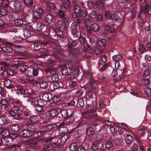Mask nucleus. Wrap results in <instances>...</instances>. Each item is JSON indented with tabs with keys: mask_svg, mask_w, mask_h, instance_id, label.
Returning a JSON list of instances; mask_svg holds the SVG:
<instances>
[{
	"mask_svg": "<svg viewBox=\"0 0 151 151\" xmlns=\"http://www.w3.org/2000/svg\"><path fill=\"white\" fill-rule=\"evenodd\" d=\"M14 23L15 25L19 26L23 24V22L21 19H16L14 21Z\"/></svg>",
	"mask_w": 151,
	"mask_h": 151,
	"instance_id": "obj_46",
	"label": "nucleus"
},
{
	"mask_svg": "<svg viewBox=\"0 0 151 151\" xmlns=\"http://www.w3.org/2000/svg\"><path fill=\"white\" fill-rule=\"evenodd\" d=\"M145 91L146 94L147 96H150L151 95L150 89L148 87H146L145 88Z\"/></svg>",
	"mask_w": 151,
	"mask_h": 151,
	"instance_id": "obj_63",
	"label": "nucleus"
},
{
	"mask_svg": "<svg viewBox=\"0 0 151 151\" xmlns=\"http://www.w3.org/2000/svg\"><path fill=\"white\" fill-rule=\"evenodd\" d=\"M113 144L112 142L109 141H108L106 143L105 147L107 149H109L112 147Z\"/></svg>",
	"mask_w": 151,
	"mask_h": 151,
	"instance_id": "obj_51",
	"label": "nucleus"
},
{
	"mask_svg": "<svg viewBox=\"0 0 151 151\" xmlns=\"http://www.w3.org/2000/svg\"><path fill=\"white\" fill-rule=\"evenodd\" d=\"M106 42V40L104 39H99L97 42V44L100 47H103L105 46Z\"/></svg>",
	"mask_w": 151,
	"mask_h": 151,
	"instance_id": "obj_26",
	"label": "nucleus"
},
{
	"mask_svg": "<svg viewBox=\"0 0 151 151\" xmlns=\"http://www.w3.org/2000/svg\"><path fill=\"white\" fill-rule=\"evenodd\" d=\"M1 143L4 145L6 146L8 145L9 142L7 141V139L5 138H2L0 139Z\"/></svg>",
	"mask_w": 151,
	"mask_h": 151,
	"instance_id": "obj_50",
	"label": "nucleus"
},
{
	"mask_svg": "<svg viewBox=\"0 0 151 151\" xmlns=\"http://www.w3.org/2000/svg\"><path fill=\"white\" fill-rule=\"evenodd\" d=\"M70 6L69 2L68 0H63V5L61 6V8L64 9L68 8Z\"/></svg>",
	"mask_w": 151,
	"mask_h": 151,
	"instance_id": "obj_17",
	"label": "nucleus"
},
{
	"mask_svg": "<svg viewBox=\"0 0 151 151\" xmlns=\"http://www.w3.org/2000/svg\"><path fill=\"white\" fill-rule=\"evenodd\" d=\"M94 129L93 128L91 127H89L87 130V134L89 136H91L94 133Z\"/></svg>",
	"mask_w": 151,
	"mask_h": 151,
	"instance_id": "obj_41",
	"label": "nucleus"
},
{
	"mask_svg": "<svg viewBox=\"0 0 151 151\" xmlns=\"http://www.w3.org/2000/svg\"><path fill=\"white\" fill-rule=\"evenodd\" d=\"M47 114L50 117H53L58 114V111L57 110L53 109L48 111L47 113Z\"/></svg>",
	"mask_w": 151,
	"mask_h": 151,
	"instance_id": "obj_16",
	"label": "nucleus"
},
{
	"mask_svg": "<svg viewBox=\"0 0 151 151\" xmlns=\"http://www.w3.org/2000/svg\"><path fill=\"white\" fill-rule=\"evenodd\" d=\"M94 18L96 21H100L102 19L103 17L101 14L97 13Z\"/></svg>",
	"mask_w": 151,
	"mask_h": 151,
	"instance_id": "obj_54",
	"label": "nucleus"
},
{
	"mask_svg": "<svg viewBox=\"0 0 151 151\" xmlns=\"http://www.w3.org/2000/svg\"><path fill=\"white\" fill-rule=\"evenodd\" d=\"M36 105L44 107L45 104L42 99L38 100L36 101Z\"/></svg>",
	"mask_w": 151,
	"mask_h": 151,
	"instance_id": "obj_59",
	"label": "nucleus"
},
{
	"mask_svg": "<svg viewBox=\"0 0 151 151\" xmlns=\"http://www.w3.org/2000/svg\"><path fill=\"white\" fill-rule=\"evenodd\" d=\"M112 59L115 62V68L119 69L120 65L119 63V62L122 60V57L119 54H118L112 56Z\"/></svg>",
	"mask_w": 151,
	"mask_h": 151,
	"instance_id": "obj_3",
	"label": "nucleus"
},
{
	"mask_svg": "<svg viewBox=\"0 0 151 151\" xmlns=\"http://www.w3.org/2000/svg\"><path fill=\"white\" fill-rule=\"evenodd\" d=\"M139 50L140 52L143 53L146 51V50L145 47L142 45H140L139 46Z\"/></svg>",
	"mask_w": 151,
	"mask_h": 151,
	"instance_id": "obj_55",
	"label": "nucleus"
},
{
	"mask_svg": "<svg viewBox=\"0 0 151 151\" xmlns=\"http://www.w3.org/2000/svg\"><path fill=\"white\" fill-rule=\"evenodd\" d=\"M44 26L45 25L43 23L40 22H37V23L36 29L37 31H41Z\"/></svg>",
	"mask_w": 151,
	"mask_h": 151,
	"instance_id": "obj_25",
	"label": "nucleus"
},
{
	"mask_svg": "<svg viewBox=\"0 0 151 151\" xmlns=\"http://www.w3.org/2000/svg\"><path fill=\"white\" fill-rule=\"evenodd\" d=\"M77 106L80 108L83 107L84 106V102L83 99L82 98H79L77 101Z\"/></svg>",
	"mask_w": 151,
	"mask_h": 151,
	"instance_id": "obj_35",
	"label": "nucleus"
},
{
	"mask_svg": "<svg viewBox=\"0 0 151 151\" xmlns=\"http://www.w3.org/2000/svg\"><path fill=\"white\" fill-rule=\"evenodd\" d=\"M91 29L93 31L97 32L99 30V26L96 23H94L91 26Z\"/></svg>",
	"mask_w": 151,
	"mask_h": 151,
	"instance_id": "obj_33",
	"label": "nucleus"
},
{
	"mask_svg": "<svg viewBox=\"0 0 151 151\" xmlns=\"http://www.w3.org/2000/svg\"><path fill=\"white\" fill-rule=\"evenodd\" d=\"M63 25V22L61 20H58L55 23V25L58 28H61Z\"/></svg>",
	"mask_w": 151,
	"mask_h": 151,
	"instance_id": "obj_32",
	"label": "nucleus"
},
{
	"mask_svg": "<svg viewBox=\"0 0 151 151\" xmlns=\"http://www.w3.org/2000/svg\"><path fill=\"white\" fill-rule=\"evenodd\" d=\"M86 107L87 109L90 111L89 112H93L95 111V109H93V106L92 105L87 104Z\"/></svg>",
	"mask_w": 151,
	"mask_h": 151,
	"instance_id": "obj_44",
	"label": "nucleus"
},
{
	"mask_svg": "<svg viewBox=\"0 0 151 151\" xmlns=\"http://www.w3.org/2000/svg\"><path fill=\"white\" fill-rule=\"evenodd\" d=\"M10 132L8 130L3 127H0V134L3 136H7L9 134Z\"/></svg>",
	"mask_w": 151,
	"mask_h": 151,
	"instance_id": "obj_14",
	"label": "nucleus"
},
{
	"mask_svg": "<svg viewBox=\"0 0 151 151\" xmlns=\"http://www.w3.org/2000/svg\"><path fill=\"white\" fill-rule=\"evenodd\" d=\"M46 72L49 73L50 75H53L56 74V71L55 69L53 67H51L47 68L46 70Z\"/></svg>",
	"mask_w": 151,
	"mask_h": 151,
	"instance_id": "obj_36",
	"label": "nucleus"
},
{
	"mask_svg": "<svg viewBox=\"0 0 151 151\" xmlns=\"http://www.w3.org/2000/svg\"><path fill=\"white\" fill-rule=\"evenodd\" d=\"M123 140L119 138H116L114 140V143L116 145L119 146L122 144Z\"/></svg>",
	"mask_w": 151,
	"mask_h": 151,
	"instance_id": "obj_42",
	"label": "nucleus"
},
{
	"mask_svg": "<svg viewBox=\"0 0 151 151\" xmlns=\"http://www.w3.org/2000/svg\"><path fill=\"white\" fill-rule=\"evenodd\" d=\"M111 19L112 20L116 21L119 19L120 17L117 14H114L111 15Z\"/></svg>",
	"mask_w": 151,
	"mask_h": 151,
	"instance_id": "obj_45",
	"label": "nucleus"
},
{
	"mask_svg": "<svg viewBox=\"0 0 151 151\" xmlns=\"http://www.w3.org/2000/svg\"><path fill=\"white\" fill-rule=\"evenodd\" d=\"M74 10L76 13L78 14L81 10V7L78 5H76L74 6Z\"/></svg>",
	"mask_w": 151,
	"mask_h": 151,
	"instance_id": "obj_47",
	"label": "nucleus"
},
{
	"mask_svg": "<svg viewBox=\"0 0 151 151\" xmlns=\"http://www.w3.org/2000/svg\"><path fill=\"white\" fill-rule=\"evenodd\" d=\"M49 32V34L52 36H55L56 34L57 35L59 36H61L63 35V31L59 29H58L55 32L51 27H50L48 28Z\"/></svg>",
	"mask_w": 151,
	"mask_h": 151,
	"instance_id": "obj_6",
	"label": "nucleus"
},
{
	"mask_svg": "<svg viewBox=\"0 0 151 151\" xmlns=\"http://www.w3.org/2000/svg\"><path fill=\"white\" fill-rule=\"evenodd\" d=\"M42 97L43 100L45 101H50L52 99V94L50 93L44 94Z\"/></svg>",
	"mask_w": 151,
	"mask_h": 151,
	"instance_id": "obj_13",
	"label": "nucleus"
},
{
	"mask_svg": "<svg viewBox=\"0 0 151 151\" xmlns=\"http://www.w3.org/2000/svg\"><path fill=\"white\" fill-rule=\"evenodd\" d=\"M109 129L113 135H114L116 134L117 130L116 129H115L113 127H110Z\"/></svg>",
	"mask_w": 151,
	"mask_h": 151,
	"instance_id": "obj_64",
	"label": "nucleus"
},
{
	"mask_svg": "<svg viewBox=\"0 0 151 151\" xmlns=\"http://www.w3.org/2000/svg\"><path fill=\"white\" fill-rule=\"evenodd\" d=\"M150 83L149 78H144L142 79L141 81V84L143 86H147Z\"/></svg>",
	"mask_w": 151,
	"mask_h": 151,
	"instance_id": "obj_37",
	"label": "nucleus"
},
{
	"mask_svg": "<svg viewBox=\"0 0 151 151\" xmlns=\"http://www.w3.org/2000/svg\"><path fill=\"white\" fill-rule=\"evenodd\" d=\"M19 126L17 124H13L11 126V130L14 132H17L20 129Z\"/></svg>",
	"mask_w": 151,
	"mask_h": 151,
	"instance_id": "obj_29",
	"label": "nucleus"
},
{
	"mask_svg": "<svg viewBox=\"0 0 151 151\" xmlns=\"http://www.w3.org/2000/svg\"><path fill=\"white\" fill-rule=\"evenodd\" d=\"M16 51L21 55H25L27 52V49L24 47L21 46H18L15 48Z\"/></svg>",
	"mask_w": 151,
	"mask_h": 151,
	"instance_id": "obj_7",
	"label": "nucleus"
},
{
	"mask_svg": "<svg viewBox=\"0 0 151 151\" xmlns=\"http://www.w3.org/2000/svg\"><path fill=\"white\" fill-rule=\"evenodd\" d=\"M28 68V66L25 65H22L20 66V70L21 72L25 71Z\"/></svg>",
	"mask_w": 151,
	"mask_h": 151,
	"instance_id": "obj_58",
	"label": "nucleus"
},
{
	"mask_svg": "<svg viewBox=\"0 0 151 151\" xmlns=\"http://www.w3.org/2000/svg\"><path fill=\"white\" fill-rule=\"evenodd\" d=\"M132 137L131 135L128 134L127 135L125 140L127 144H129L131 143L132 141Z\"/></svg>",
	"mask_w": 151,
	"mask_h": 151,
	"instance_id": "obj_38",
	"label": "nucleus"
},
{
	"mask_svg": "<svg viewBox=\"0 0 151 151\" xmlns=\"http://www.w3.org/2000/svg\"><path fill=\"white\" fill-rule=\"evenodd\" d=\"M35 29L30 25L27 24L23 30V35L25 38H28L31 36V32H35Z\"/></svg>",
	"mask_w": 151,
	"mask_h": 151,
	"instance_id": "obj_2",
	"label": "nucleus"
},
{
	"mask_svg": "<svg viewBox=\"0 0 151 151\" xmlns=\"http://www.w3.org/2000/svg\"><path fill=\"white\" fill-rule=\"evenodd\" d=\"M13 9L16 12H19L22 9V7L19 1H14L13 3Z\"/></svg>",
	"mask_w": 151,
	"mask_h": 151,
	"instance_id": "obj_8",
	"label": "nucleus"
},
{
	"mask_svg": "<svg viewBox=\"0 0 151 151\" xmlns=\"http://www.w3.org/2000/svg\"><path fill=\"white\" fill-rule=\"evenodd\" d=\"M78 14L82 17H85L87 14V12L86 10L84 9H81L80 11V12Z\"/></svg>",
	"mask_w": 151,
	"mask_h": 151,
	"instance_id": "obj_57",
	"label": "nucleus"
},
{
	"mask_svg": "<svg viewBox=\"0 0 151 151\" xmlns=\"http://www.w3.org/2000/svg\"><path fill=\"white\" fill-rule=\"evenodd\" d=\"M45 19L47 23L48 24H50L53 21L54 17L50 14H46L45 16Z\"/></svg>",
	"mask_w": 151,
	"mask_h": 151,
	"instance_id": "obj_11",
	"label": "nucleus"
},
{
	"mask_svg": "<svg viewBox=\"0 0 151 151\" xmlns=\"http://www.w3.org/2000/svg\"><path fill=\"white\" fill-rule=\"evenodd\" d=\"M94 51L96 55L98 56H100L102 52V49L101 47H96Z\"/></svg>",
	"mask_w": 151,
	"mask_h": 151,
	"instance_id": "obj_34",
	"label": "nucleus"
},
{
	"mask_svg": "<svg viewBox=\"0 0 151 151\" xmlns=\"http://www.w3.org/2000/svg\"><path fill=\"white\" fill-rule=\"evenodd\" d=\"M39 85L41 88L45 89L48 87L47 83L45 82H41L39 83Z\"/></svg>",
	"mask_w": 151,
	"mask_h": 151,
	"instance_id": "obj_43",
	"label": "nucleus"
},
{
	"mask_svg": "<svg viewBox=\"0 0 151 151\" xmlns=\"http://www.w3.org/2000/svg\"><path fill=\"white\" fill-rule=\"evenodd\" d=\"M43 11L42 8L40 7L37 8L36 11L33 12V15L36 18H40L41 15L43 14Z\"/></svg>",
	"mask_w": 151,
	"mask_h": 151,
	"instance_id": "obj_10",
	"label": "nucleus"
},
{
	"mask_svg": "<svg viewBox=\"0 0 151 151\" xmlns=\"http://www.w3.org/2000/svg\"><path fill=\"white\" fill-rule=\"evenodd\" d=\"M40 116L39 115H33L30 117V121L32 123H37L40 121Z\"/></svg>",
	"mask_w": 151,
	"mask_h": 151,
	"instance_id": "obj_12",
	"label": "nucleus"
},
{
	"mask_svg": "<svg viewBox=\"0 0 151 151\" xmlns=\"http://www.w3.org/2000/svg\"><path fill=\"white\" fill-rule=\"evenodd\" d=\"M0 65H1V66L0 67V69L2 70L7 69L8 66L10 65L9 63L3 61L0 62Z\"/></svg>",
	"mask_w": 151,
	"mask_h": 151,
	"instance_id": "obj_19",
	"label": "nucleus"
},
{
	"mask_svg": "<svg viewBox=\"0 0 151 151\" xmlns=\"http://www.w3.org/2000/svg\"><path fill=\"white\" fill-rule=\"evenodd\" d=\"M147 12L149 14H151V7L147 4L145 5L144 8H141L138 15V23L139 25L142 27L143 24V20L141 18L142 13Z\"/></svg>",
	"mask_w": 151,
	"mask_h": 151,
	"instance_id": "obj_1",
	"label": "nucleus"
},
{
	"mask_svg": "<svg viewBox=\"0 0 151 151\" xmlns=\"http://www.w3.org/2000/svg\"><path fill=\"white\" fill-rule=\"evenodd\" d=\"M36 129V126L33 124H30L28 125L27 127V129L32 133V132L34 131Z\"/></svg>",
	"mask_w": 151,
	"mask_h": 151,
	"instance_id": "obj_31",
	"label": "nucleus"
},
{
	"mask_svg": "<svg viewBox=\"0 0 151 151\" xmlns=\"http://www.w3.org/2000/svg\"><path fill=\"white\" fill-rule=\"evenodd\" d=\"M78 148V145L76 143H73L71 144L69 147L70 151H75Z\"/></svg>",
	"mask_w": 151,
	"mask_h": 151,
	"instance_id": "obj_30",
	"label": "nucleus"
},
{
	"mask_svg": "<svg viewBox=\"0 0 151 151\" xmlns=\"http://www.w3.org/2000/svg\"><path fill=\"white\" fill-rule=\"evenodd\" d=\"M57 125L55 124H52L48 125L46 127V129L48 130H51L55 128Z\"/></svg>",
	"mask_w": 151,
	"mask_h": 151,
	"instance_id": "obj_49",
	"label": "nucleus"
},
{
	"mask_svg": "<svg viewBox=\"0 0 151 151\" xmlns=\"http://www.w3.org/2000/svg\"><path fill=\"white\" fill-rule=\"evenodd\" d=\"M69 110L64 109L62 110L61 111V114L62 116L65 118H68L70 114L69 113Z\"/></svg>",
	"mask_w": 151,
	"mask_h": 151,
	"instance_id": "obj_21",
	"label": "nucleus"
},
{
	"mask_svg": "<svg viewBox=\"0 0 151 151\" xmlns=\"http://www.w3.org/2000/svg\"><path fill=\"white\" fill-rule=\"evenodd\" d=\"M68 129L66 126H61L58 129L59 133L60 134H63L68 131Z\"/></svg>",
	"mask_w": 151,
	"mask_h": 151,
	"instance_id": "obj_28",
	"label": "nucleus"
},
{
	"mask_svg": "<svg viewBox=\"0 0 151 151\" xmlns=\"http://www.w3.org/2000/svg\"><path fill=\"white\" fill-rule=\"evenodd\" d=\"M89 82L90 85L92 89H94L95 88V86H94V84L97 85L99 83V81L97 80H93L92 78H89Z\"/></svg>",
	"mask_w": 151,
	"mask_h": 151,
	"instance_id": "obj_20",
	"label": "nucleus"
},
{
	"mask_svg": "<svg viewBox=\"0 0 151 151\" xmlns=\"http://www.w3.org/2000/svg\"><path fill=\"white\" fill-rule=\"evenodd\" d=\"M95 6L98 9L100 10H103L104 9V5L103 2L101 1L96 2Z\"/></svg>",
	"mask_w": 151,
	"mask_h": 151,
	"instance_id": "obj_22",
	"label": "nucleus"
},
{
	"mask_svg": "<svg viewBox=\"0 0 151 151\" xmlns=\"http://www.w3.org/2000/svg\"><path fill=\"white\" fill-rule=\"evenodd\" d=\"M119 127L122 129L126 130L128 129V127L124 124L123 123L119 124H118Z\"/></svg>",
	"mask_w": 151,
	"mask_h": 151,
	"instance_id": "obj_62",
	"label": "nucleus"
},
{
	"mask_svg": "<svg viewBox=\"0 0 151 151\" xmlns=\"http://www.w3.org/2000/svg\"><path fill=\"white\" fill-rule=\"evenodd\" d=\"M24 4L27 6H30L33 4L32 0H24Z\"/></svg>",
	"mask_w": 151,
	"mask_h": 151,
	"instance_id": "obj_61",
	"label": "nucleus"
},
{
	"mask_svg": "<svg viewBox=\"0 0 151 151\" xmlns=\"http://www.w3.org/2000/svg\"><path fill=\"white\" fill-rule=\"evenodd\" d=\"M57 139L55 137L50 138L43 142V144L44 148L46 149L48 148L51 143H55L57 141Z\"/></svg>",
	"mask_w": 151,
	"mask_h": 151,
	"instance_id": "obj_4",
	"label": "nucleus"
},
{
	"mask_svg": "<svg viewBox=\"0 0 151 151\" xmlns=\"http://www.w3.org/2000/svg\"><path fill=\"white\" fill-rule=\"evenodd\" d=\"M51 77L53 81H56L58 80V75L56 74L53 75H51Z\"/></svg>",
	"mask_w": 151,
	"mask_h": 151,
	"instance_id": "obj_60",
	"label": "nucleus"
},
{
	"mask_svg": "<svg viewBox=\"0 0 151 151\" xmlns=\"http://www.w3.org/2000/svg\"><path fill=\"white\" fill-rule=\"evenodd\" d=\"M4 86L8 89H10L13 87V86L11 85V82L9 80H6L4 82Z\"/></svg>",
	"mask_w": 151,
	"mask_h": 151,
	"instance_id": "obj_24",
	"label": "nucleus"
},
{
	"mask_svg": "<svg viewBox=\"0 0 151 151\" xmlns=\"http://www.w3.org/2000/svg\"><path fill=\"white\" fill-rule=\"evenodd\" d=\"M66 11L65 9H64L60 7V10L59 11L58 10L56 9L55 10V12L56 14H59L61 17L63 18L65 17L64 12Z\"/></svg>",
	"mask_w": 151,
	"mask_h": 151,
	"instance_id": "obj_15",
	"label": "nucleus"
},
{
	"mask_svg": "<svg viewBox=\"0 0 151 151\" xmlns=\"http://www.w3.org/2000/svg\"><path fill=\"white\" fill-rule=\"evenodd\" d=\"M150 74V69L149 68H147L144 70L143 76L144 77H146L149 76Z\"/></svg>",
	"mask_w": 151,
	"mask_h": 151,
	"instance_id": "obj_52",
	"label": "nucleus"
},
{
	"mask_svg": "<svg viewBox=\"0 0 151 151\" xmlns=\"http://www.w3.org/2000/svg\"><path fill=\"white\" fill-rule=\"evenodd\" d=\"M70 137V135L68 134L65 135L62 137L60 139V142L61 144L65 143Z\"/></svg>",
	"mask_w": 151,
	"mask_h": 151,
	"instance_id": "obj_27",
	"label": "nucleus"
},
{
	"mask_svg": "<svg viewBox=\"0 0 151 151\" xmlns=\"http://www.w3.org/2000/svg\"><path fill=\"white\" fill-rule=\"evenodd\" d=\"M22 111L20 109H17L16 111V116H15V119H19L20 118V116L22 114Z\"/></svg>",
	"mask_w": 151,
	"mask_h": 151,
	"instance_id": "obj_40",
	"label": "nucleus"
},
{
	"mask_svg": "<svg viewBox=\"0 0 151 151\" xmlns=\"http://www.w3.org/2000/svg\"><path fill=\"white\" fill-rule=\"evenodd\" d=\"M17 89L19 91L20 93L22 94H24L25 93V90L20 86H17Z\"/></svg>",
	"mask_w": 151,
	"mask_h": 151,
	"instance_id": "obj_53",
	"label": "nucleus"
},
{
	"mask_svg": "<svg viewBox=\"0 0 151 151\" xmlns=\"http://www.w3.org/2000/svg\"><path fill=\"white\" fill-rule=\"evenodd\" d=\"M100 143L97 141L93 142L92 143L91 148L94 150H96L99 147Z\"/></svg>",
	"mask_w": 151,
	"mask_h": 151,
	"instance_id": "obj_23",
	"label": "nucleus"
},
{
	"mask_svg": "<svg viewBox=\"0 0 151 151\" xmlns=\"http://www.w3.org/2000/svg\"><path fill=\"white\" fill-rule=\"evenodd\" d=\"M114 24L113 21H110L108 22L105 26L106 29L109 32L113 33L115 32L114 28Z\"/></svg>",
	"mask_w": 151,
	"mask_h": 151,
	"instance_id": "obj_5",
	"label": "nucleus"
},
{
	"mask_svg": "<svg viewBox=\"0 0 151 151\" xmlns=\"http://www.w3.org/2000/svg\"><path fill=\"white\" fill-rule=\"evenodd\" d=\"M59 67L61 68V72L63 75H64L68 74V70L65 65H61L59 66Z\"/></svg>",
	"mask_w": 151,
	"mask_h": 151,
	"instance_id": "obj_18",
	"label": "nucleus"
},
{
	"mask_svg": "<svg viewBox=\"0 0 151 151\" xmlns=\"http://www.w3.org/2000/svg\"><path fill=\"white\" fill-rule=\"evenodd\" d=\"M48 10L52 9L53 10H55V5L52 3L48 4L47 5Z\"/></svg>",
	"mask_w": 151,
	"mask_h": 151,
	"instance_id": "obj_48",
	"label": "nucleus"
},
{
	"mask_svg": "<svg viewBox=\"0 0 151 151\" xmlns=\"http://www.w3.org/2000/svg\"><path fill=\"white\" fill-rule=\"evenodd\" d=\"M41 44L40 42H37L34 44V48L35 50H39L41 48Z\"/></svg>",
	"mask_w": 151,
	"mask_h": 151,
	"instance_id": "obj_39",
	"label": "nucleus"
},
{
	"mask_svg": "<svg viewBox=\"0 0 151 151\" xmlns=\"http://www.w3.org/2000/svg\"><path fill=\"white\" fill-rule=\"evenodd\" d=\"M20 134L22 137H28L31 136L32 133H31L27 129H24L21 131L20 132Z\"/></svg>",
	"mask_w": 151,
	"mask_h": 151,
	"instance_id": "obj_9",
	"label": "nucleus"
},
{
	"mask_svg": "<svg viewBox=\"0 0 151 151\" xmlns=\"http://www.w3.org/2000/svg\"><path fill=\"white\" fill-rule=\"evenodd\" d=\"M7 13L6 10L4 9H0V15L2 16L6 15Z\"/></svg>",
	"mask_w": 151,
	"mask_h": 151,
	"instance_id": "obj_56",
	"label": "nucleus"
}]
</instances>
